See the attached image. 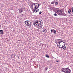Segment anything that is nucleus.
I'll use <instances>...</instances> for the list:
<instances>
[{"label": "nucleus", "instance_id": "f257e3e1", "mask_svg": "<svg viewBox=\"0 0 73 73\" xmlns=\"http://www.w3.org/2000/svg\"><path fill=\"white\" fill-rule=\"evenodd\" d=\"M61 71L62 72H64V73H71V70L69 68H62L60 69Z\"/></svg>", "mask_w": 73, "mask_h": 73}, {"label": "nucleus", "instance_id": "f03ea898", "mask_svg": "<svg viewBox=\"0 0 73 73\" xmlns=\"http://www.w3.org/2000/svg\"><path fill=\"white\" fill-rule=\"evenodd\" d=\"M41 21H42L41 20H37L35 22L34 25L35 26H39V25H40V24H41V23H42Z\"/></svg>", "mask_w": 73, "mask_h": 73}, {"label": "nucleus", "instance_id": "7ed1b4c3", "mask_svg": "<svg viewBox=\"0 0 73 73\" xmlns=\"http://www.w3.org/2000/svg\"><path fill=\"white\" fill-rule=\"evenodd\" d=\"M56 13H57L58 15L59 16L62 15V11L61 10H59L58 8H56Z\"/></svg>", "mask_w": 73, "mask_h": 73}, {"label": "nucleus", "instance_id": "20e7f679", "mask_svg": "<svg viewBox=\"0 0 73 73\" xmlns=\"http://www.w3.org/2000/svg\"><path fill=\"white\" fill-rule=\"evenodd\" d=\"M25 23L27 26H29L31 24V22L29 21H25Z\"/></svg>", "mask_w": 73, "mask_h": 73}, {"label": "nucleus", "instance_id": "39448f33", "mask_svg": "<svg viewBox=\"0 0 73 73\" xmlns=\"http://www.w3.org/2000/svg\"><path fill=\"white\" fill-rule=\"evenodd\" d=\"M31 7H32V8L33 9L35 10L37 9V5H36L34 4H33L31 5Z\"/></svg>", "mask_w": 73, "mask_h": 73}, {"label": "nucleus", "instance_id": "423d86ee", "mask_svg": "<svg viewBox=\"0 0 73 73\" xmlns=\"http://www.w3.org/2000/svg\"><path fill=\"white\" fill-rule=\"evenodd\" d=\"M19 11V13H22L24 11H23V9H22V8H20L18 9Z\"/></svg>", "mask_w": 73, "mask_h": 73}, {"label": "nucleus", "instance_id": "0eeeda50", "mask_svg": "<svg viewBox=\"0 0 73 73\" xmlns=\"http://www.w3.org/2000/svg\"><path fill=\"white\" fill-rule=\"evenodd\" d=\"M0 34L1 35H4V31H3V30H0Z\"/></svg>", "mask_w": 73, "mask_h": 73}, {"label": "nucleus", "instance_id": "6e6552de", "mask_svg": "<svg viewBox=\"0 0 73 73\" xmlns=\"http://www.w3.org/2000/svg\"><path fill=\"white\" fill-rule=\"evenodd\" d=\"M55 8L54 7H51V9L54 12H55V9H54Z\"/></svg>", "mask_w": 73, "mask_h": 73}, {"label": "nucleus", "instance_id": "1a4fd4ad", "mask_svg": "<svg viewBox=\"0 0 73 73\" xmlns=\"http://www.w3.org/2000/svg\"><path fill=\"white\" fill-rule=\"evenodd\" d=\"M43 31L44 33H46V32H47V31L45 29H44L43 30Z\"/></svg>", "mask_w": 73, "mask_h": 73}, {"label": "nucleus", "instance_id": "9d476101", "mask_svg": "<svg viewBox=\"0 0 73 73\" xmlns=\"http://www.w3.org/2000/svg\"><path fill=\"white\" fill-rule=\"evenodd\" d=\"M55 43H56V44H58V42H59L58 39H57V40H55Z\"/></svg>", "mask_w": 73, "mask_h": 73}, {"label": "nucleus", "instance_id": "9b49d317", "mask_svg": "<svg viewBox=\"0 0 73 73\" xmlns=\"http://www.w3.org/2000/svg\"><path fill=\"white\" fill-rule=\"evenodd\" d=\"M55 5H58V2H55Z\"/></svg>", "mask_w": 73, "mask_h": 73}, {"label": "nucleus", "instance_id": "f8f14e48", "mask_svg": "<svg viewBox=\"0 0 73 73\" xmlns=\"http://www.w3.org/2000/svg\"><path fill=\"white\" fill-rule=\"evenodd\" d=\"M62 16H67L66 14L64 13H62Z\"/></svg>", "mask_w": 73, "mask_h": 73}, {"label": "nucleus", "instance_id": "ddd939ff", "mask_svg": "<svg viewBox=\"0 0 73 73\" xmlns=\"http://www.w3.org/2000/svg\"><path fill=\"white\" fill-rule=\"evenodd\" d=\"M65 47L64 46H62V47H61L60 46H58V48H61V49H62V48H64Z\"/></svg>", "mask_w": 73, "mask_h": 73}, {"label": "nucleus", "instance_id": "4468645a", "mask_svg": "<svg viewBox=\"0 0 73 73\" xmlns=\"http://www.w3.org/2000/svg\"><path fill=\"white\" fill-rule=\"evenodd\" d=\"M68 12L69 13V14H71V13H70V12H71V10H70V9H69Z\"/></svg>", "mask_w": 73, "mask_h": 73}, {"label": "nucleus", "instance_id": "2eb2a0df", "mask_svg": "<svg viewBox=\"0 0 73 73\" xmlns=\"http://www.w3.org/2000/svg\"><path fill=\"white\" fill-rule=\"evenodd\" d=\"M45 56H46V57H47V58H49V55L46 54Z\"/></svg>", "mask_w": 73, "mask_h": 73}, {"label": "nucleus", "instance_id": "dca6fc26", "mask_svg": "<svg viewBox=\"0 0 73 73\" xmlns=\"http://www.w3.org/2000/svg\"><path fill=\"white\" fill-rule=\"evenodd\" d=\"M31 3H32L33 4H35V5H36V4H37L38 5V3H33L31 1Z\"/></svg>", "mask_w": 73, "mask_h": 73}, {"label": "nucleus", "instance_id": "f3484780", "mask_svg": "<svg viewBox=\"0 0 73 73\" xmlns=\"http://www.w3.org/2000/svg\"><path fill=\"white\" fill-rule=\"evenodd\" d=\"M53 32L54 33V34H56V31L55 30H54V31H53Z\"/></svg>", "mask_w": 73, "mask_h": 73}, {"label": "nucleus", "instance_id": "a211bd4d", "mask_svg": "<svg viewBox=\"0 0 73 73\" xmlns=\"http://www.w3.org/2000/svg\"><path fill=\"white\" fill-rule=\"evenodd\" d=\"M62 42V41H59L58 43V44H60V43H61Z\"/></svg>", "mask_w": 73, "mask_h": 73}, {"label": "nucleus", "instance_id": "6ab92c4d", "mask_svg": "<svg viewBox=\"0 0 73 73\" xmlns=\"http://www.w3.org/2000/svg\"><path fill=\"white\" fill-rule=\"evenodd\" d=\"M63 49H64V50H66V47L64 46V47L63 48Z\"/></svg>", "mask_w": 73, "mask_h": 73}, {"label": "nucleus", "instance_id": "aec40b11", "mask_svg": "<svg viewBox=\"0 0 73 73\" xmlns=\"http://www.w3.org/2000/svg\"><path fill=\"white\" fill-rule=\"evenodd\" d=\"M55 3V1H52L51 2V4H53L54 3Z\"/></svg>", "mask_w": 73, "mask_h": 73}, {"label": "nucleus", "instance_id": "412c9836", "mask_svg": "<svg viewBox=\"0 0 73 73\" xmlns=\"http://www.w3.org/2000/svg\"><path fill=\"white\" fill-rule=\"evenodd\" d=\"M38 11H39V9H38L36 10L35 13H37V12H38Z\"/></svg>", "mask_w": 73, "mask_h": 73}, {"label": "nucleus", "instance_id": "4be33fe9", "mask_svg": "<svg viewBox=\"0 0 73 73\" xmlns=\"http://www.w3.org/2000/svg\"><path fill=\"white\" fill-rule=\"evenodd\" d=\"M42 13V12H41V11H40L39 12V15H41V14Z\"/></svg>", "mask_w": 73, "mask_h": 73}, {"label": "nucleus", "instance_id": "5701e85b", "mask_svg": "<svg viewBox=\"0 0 73 73\" xmlns=\"http://www.w3.org/2000/svg\"><path fill=\"white\" fill-rule=\"evenodd\" d=\"M54 15L55 16H57V14L56 13H54Z\"/></svg>", "mask_w": 73, "mask_h": 73}, {"label": "nucleus", "instance_id": "b1692460", "mask_svg": "<svg viewBox=\"0 0 73 73\" xmlns=\"http://www.w3.org/2000/svg\"><path fill=\"white\" fill-rule=\"evenodd\" d=\"M45 70H48V68H45Z\"/></svg>", "mask_w": 73, "mask_h": 73}, {"label": "nucleus", "instance_id": "393cba45", "mask_svg": "<svg viewBox=\"0 0 73 73\" xmlns=\"http://www.w3.org/2000/svg\"><path fill=\"white\" fill-rule=\"evenodd\" d=\"M32 11H33V13L35 12V10H32Z\"/></svg>", "mask_w": 73, "mask_h": 73}, {"label": "nucleus", "instance_id": "a878e982", "mask_svg": "<svg viewBox=\"0 0 73 73\" xmlns=\"http://www.w3.org/2000/svg\"><path fill=\"white\" fill-rule=\"evenodd\" d=\"M46 45V44H42V46H43V45Z\"/></svg>", "mask_w": 73, "mask_h": 73}, {"label": "nucleus", "instance_id": "bb28decb", "mask_svg": "<svg viewBox=\"0 0 73 73\" xmlns=\"http://www.w3.org/2000/svg\"><path fill=\"white\" fill-rule=\"evenodd\" d=\"M17 57H18V59H20V58H19V57H20V56H18Z\"/></svg>", "mask_w": 73, "mask_h": 73}, {"label": "nucleus", "instance_id": "cd10ccee", "mask_svg": "<svg viewBox=\"0 0 73 73\" xmlns=\"http://www.w3.org/2000/svg\"><path fill=\"white\" fill-rule=\"evenodd\" d=\"M57 46L58 47V46H59V45H58V43H57Z\"/></svg>", "mask_w": 73, "mask_h": 73}, {"label": "nucleus", "instance_id": "c85d7f7f", "mask_svg": "<svg viewBox=\"0 0 73 73\" xmlns=\"http://www.w3.org/2000/svg\"><path fill=\"white\" fill-rule=\"evenodd\" d=\"M50 31H51V32H53V30L51 29Z\"/></svg>", "mask_w": 73, "mask_h": 73}, {"label": "nucleus", "instance_id": "c756f323", "mask_svg": "<svg viewBox=\"0 0 73 73\" xmlns=\"http://www.w3.org/2000/svg\"><path fill=\"white\" fill-rule=\"evenodd\" d=\"M39 7H38H38L37 6V7H36L37 9H38V8Z\"/></svg>", "mask_w": 73, "mask_h": 73}, {"label": "nucleus", "instance_id": "7c9ffc66", "mask_svg": "<svg viewBox=\"0 0 73 73\" xmlns=\"http://www.w3.org/2000/svg\"><path fill=\"white\" fill-rule=\"evenodd\" d=\"M56 62H59V61H58H58L57 60H56Z\"/></svg>", "mask_w": 73, "mask_h": 73}, {"label": "nucleus", "instance_id": "2f4dec72", "mask_svg": "<svg viewBox=\"0 0 73 73\" xmlns=\"http://www.w3.org/2000/svg\"><path fill=\"white\" fill-rule=\"evenodd\" d=\"M66 45V44H65V43H64V46H65Z\"/></svg>", "mask_w": 73, "mask_h": 73}, {"label": "nucleus", "instance_id": "473e14b6", "mask_svg": "<svg viewBox=\"0 0 73 73\" xmlns=\"http://www.w3.org/2000/svg\"><path fill=\"white\" fill-rule=\"evenodd\" d=\"M71 9H72V10H73V7H72L71 8Z\"/></svg>", "mask_w": 73, "mask_h": 73}, {"label": "nucleus", "instance_id": "72a5a7b5", "mask_svg": "<svg viewBox=\"0 0 73 73\" xmlns=\"http://www.w3.org/2000/svg\"><path fill=\"white\" fill-rule=\"evenodd\" d=\"M1 25H0V28H1Z\"/></svg>", "mask_w": 73, "mask_h": 73}, {"label": "nucleus", "instance_id": "f704fd0d", "mask_svg": "<svg viewBox=\"0 0 73 73\" xmlns=\"http://www.w3.org/2000/svg\"><path fill=\"white\" fill-rule=\"evenodd\" d=\"M23 15H24V14H22L21 15V16H23Z\"/></svg>", "mask_w": 73, "mask_h": 73}, {"label": "nucleus", "instance_id": "c9c22d12", "mask_svg": "<svg viewBox=\"0 0 73 73\" xmlns=\"http://www.w3.org/2000/svg\"><path fill=\"white\" fill-rule=\"evenodd\" d=\"M58 41H60V39H58Z\"/></svg>", "mask_w": 73, "mask_h": 73}, {"label": "nucleus", "instance_id": "e433bc0d", "mask_svg": "<svg viewBox=\"0 0 73 73\" xmlns=\"http://www.w3.org/2000/svg\"><path fill=\"white\" fill-rule=\"evenodd\" d=\"M72 12L73 13V9L72 10Z\"/></svg>", "mask_w": 73, "mask_h": 73}, {"label": "nucleus", "instance_id": "4c0bfd02", "mask_svg": "<svg viewBox=\"0 0 73 73\" xmlns=\"http://www.w3.org/2000/svg\"><path fill=\"white\" fill-rule=\"evenodd\" d=\"M38 7H40V5H39V4H38Z\"/></svg>", "mask_w": 73, "mask_h": 73}, {"label": "nucleus", "instance_id": "58836bf2", "mask_svg": "<svg viewBox=\"0 0 73 73\" xmlns=\"http://www.w3.org/2000/svg\"><path fill=\"white\" fill-rule=\"evenodd\" d=\"M62 42L63 43H65V42H64V41H62Z\"/></svg>", "mask_w": 73, "mask_h": 73}, {"label": "nucleus", "instance_id": "ea45409f", "mask_svg": "<svg viewBox=\"0 0 73 73\" xmlns=\"http://www.w3.org/2000/svg\"><path fill=\"white\" fill-rule=\"evenodd\" d=\"M33 59H31V61H32V60H33Z\"/></svg>", "mask_w": 73, "mask_h": 73}, {"label": "nucleus", "instance_id": "a19ab883", "mask_svg": "<svg viewBox=\"0 0 73 73\" xmlns=\"http://www.w3.org/2000/svg\"><path fill=\"white\" fill-rule=\"evenodd\" d=\"M61 41H64V40H63L61 39Z\"/></svg>", "mask_w": 73, "mask_h": 73}, {"label": "nucleus", "instance_id": "79ce46f5", "mask_svg": "<svg viewBox=\"0 0 73 73\" xmlns=\"http://www.w3.org/2000/svg\"><path fill=\"white\" fill-rule=\"evenodd\" d=\"M59 46H61V45H60V44H59Z\"/></svg>", "mask_w": 73, "mask_h": 73}, {"label": "nucleus", "instance_id": "37998d69", "mask_svg": "<svg viewBox=\"0 0 73 73\" xmlns=\"http://www.w3.org/2000/svg\"><path fill=\"white\" fill-rule=\"evenodd\" d=\"M42 27V26H40V27Z\"/></svg>", "mask_w": 73, "mask_h": 73}, {"label": "nucleus", "instance_id": "c03bdc74", "mask_svg": "<svg viewBox=\"0 0 73 73\" xmlns=\"http://www.w3.org/2000/svg\"><path fill=\"white\" fill-rule=\"evenodd\" d=\"M18 41H20V40H19Z\"/></svg>", "mask_w": 73, "mask_h": 73}, {"label": "nucleus", "instance_id": "a18cd8bd", "mask_svg": "<svg viewBox=\"0 0 73 73\" xmlns=\"http://www.w3.org/2000/svg\"><path fill=\"white\" fill-rule=\"evenodd\" d=\"M14 57H15V55L14 56Z\"/></svg>", "mask_w": 73, "mask_h": 73}, {"label": "nucleus", "instance_id": "49530a36", "mask_svg": "<svg viewBox=\"0 0 73 73\" xmlns=\"http://www.w3.org/2000/svg\"><path fill=\"white\" fill-rule=\"evenodd\" d=\"M41 5V4H40V5Z\"/></svg>", "mask_w": 73, "mask_h": 73}]
</instances>
